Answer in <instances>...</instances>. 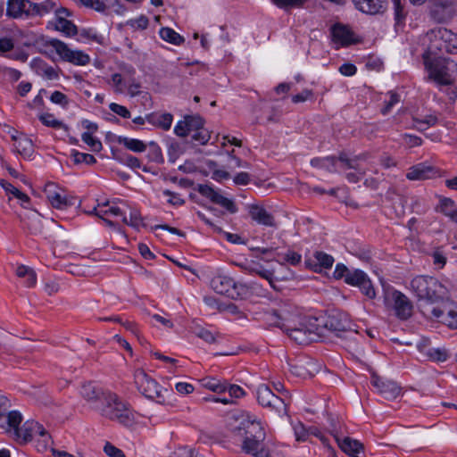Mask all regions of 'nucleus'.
Wrapping results in <instances>:
<instances>
[{"label": "nucleus", "instance_id": "1", "mask_svg": "<svg viewBox=\"0 0 457 457\" xmlns=\"http://www.w3.org/2000/svg\"><path fill=\"white\" fill-rule=\"evenodd\" d=\"M228 428L231 439L240 445L244 453L254 457H270L265 442L266 432L260 421L245 415L233 417L228 422Z\"/></svg>", "mask_w": 457, "mask_h": 457}, {"label": "nucleus", "instance_id": "2", "mask_svg": "<svg viewBox=\"0 0 457 457\" xmlns=\"http://www.w3.org/2000/svg\"><path fill=\"white\" fill-rule=\"evenodd\" d=\"M410 286L419 301L433 304L451 300L448 287L435 277L416 276L411 280Z\"/></svg>", "mask_w": 457, "mask_h": 457}, {"label": "nucleus", "instance_id": "3", "mask_svg": "<svg viewBox=\"0 0 457 457\" xmlns=\"http://www.w3.org/2000/svg\"><path fill=\"white\" fill-rule=\"evenodd\" d=\"M95 409L103 417L117 421L124 427H131L135 423V414L129 405L111 391H106L103 400L95 406Z\"/></svg>", "mask_w": 457, "mask_h": 457}, {"label": "nucleus", "instance_id": "4", "mask_svg": "<svg viewBox=\"0 0 457 457\" xmlns=\"http://www.w3.org/2000/svg\"><path fill=\"white\" fill-rule=\"evenodd\" d=\"M428 48L424 54L443 57L445 54H457V34L445 28H435L425 37Z\"/></svg>", "mask_w": 457, "mask_h": 457}, {"label": "nucleus", "instance_id": "5", "mask_svg": "<svg viewBox=\"0 0 457 457\" xmlns=\"http://www.w3.org/2000/svg\"><path fill=\"white\" fill-rule=\"evenodd\" d=\"M296 323L283 330L297 344L307 345L324 337V328H321L320 319L305 316Z\"/></svg>", "mask_w": 457, "mask_h": 457}, {"label": "nucleus", "instance_id": "6", "mask_svg": "<svg viewBox=\"0 0 457 457\" xmlns=\"http://www.w3.org/2000/svg\"><path fill=\"white\" fill-rule=\"evenodd\" d=\"M135 75L136 69L132 65H123L120 72L111 76L108 84L115 94H127L130 97H136L141 94L142 84Z\"/></svg>", "mask_w": 457, "mask_h": 457}, {"label": "nucleus", "instance_id": "7", "mask_svg": "<svg viewBox=\"0 0 457 457\" xmlns=\"http://www.w3.org/2000/svg\"><path fill=\"white\" fill-rule=\"evenodd\" d=\"M300 309L289 301L283 302L277 309L267 313V320L270 324L284 329L292 325H297V321L304 318Z\"/></svg>", "mask_w": 457, "mask_h": 457}, {"label": "nucleus", "instance_id": "8", "mask_svg": "<svg viewBox=\"0 0 457 457\" xmlns=\"http://www.w3.org/2000/svg\"><path fill=\"white\" fill-rule=\"evenodd\" d=\"M424 65L428 72V79L438 86H449L453 79L450 73L449 62L447 59L423 54Z\"/></svg>", "mask_w": 457, "mask_h": 457}, {"label": "nucleus", "instance_id": "9", "mask_svg": "<svg viewBox=\"0 0 457 457\" xmlns=\"http://www.w3.org/2000/svg\"><path fill=\"white\" fill-rule=\"evenodd\" d=\"M384 303L400 320H407L412 316V302L401 291L394 288L385 290Z\"/></svg>", "mask_w": 457, "mask_h": 457}, {"label": "nucleus", "instance_id": "10", "mask_svg": "<svg viewBox=\"0 0 457 457\" xmlns=\"http://www.w3.org/2000/svg\"><path fill=\"white\" fill-rule=\"evenodd\" d=\"M258 403L265 408L277 412L279 416L287 413L289 395L288 392L282 393V395H275L271 389L264 384L260 385L256 389Z\"/></svg>", "mask_w": 457, "mask_h": 457}, {"label": "nucleus", "instance_id": "11", "mask_svg": "<svg viewBox=\"0 0 457 457\" xmlns=\"http://www.w3.org/2000/svg\"><path fill=\"white\" fill-rule=\"evenodd\" d=\"M210 285L217 294L227 295L231 299L244 298L248 293L245 285L237 283L232 278L226 275L213 277Z\"/></svg>", "mask_w": 457, "mask_h": 457}, {"label": "nucleus", "instance_id": "12", "mask_svg": "<svg viewBox=\"0 0 457 457\" xmlns=\"http://www.w3.org/2000/svg\"><path fill=\"white\" fill-rule=\"evenodd\" d=\"M22 416L18 411H12L7 415V431L12 429L13 438L20 444H26L32 440L34 436V420H27L21 428Z\"/></svg>", "mask_w": 457, "mask_h": 457}, {"label": "nucleus", "instance_id": "13", "mask_svg": "<svg viewBox=\"0 0 457 457\" xmlns=\"http://www.w3.org/2000/svg\"><path fill=\"white\" fill-rule=\"evenodd\" d=\"M134 381L138 391L145 397L160 403L164 401L162 387L144 370L138 369L135 371Z\"/></svg>", "mask_w": 457, "mask_h": 457}, {"label": "nucleus", "instance_id": "14", "mask_svg": "<svg viewBox=\"0 0 457 457\" xmlns=\"http://www.w3.org/2000/svg\"><path fill=\"white\" fill-rule=\"evenodd\" d=\"M46 46L54 50L63 61L75 65L84 66L90 62V57L87 54L82 51H74L70 49L64 42L59 39L52 38L47 40Z\"/></svg>", "mask_w": 457, "mask_h": 457}, {"label": "nucleus", "instance_id": "15", "mask_svg": "<svg viewBox=\"0 0 457 457\" xmlns=\"http://www.w3.org/2000/svg\"><path fill=\"white\" fill-rule=\"evenodd\" d=\"M321 328L326 331L333 332L338 335L340 332L351 330L352 322L348 315L338 310L331 311L325 318L320 319ZM326 334H324V337Z\"/></svg>", "mask_w": 457, "mask_h": 457}, {"label": "nucleus", "instance_id": "16", "mask_svg": "<svg viewBox=\"0 0 457 457\" xmlns=\"http://www.w3.org/2000/svg\"><path fill=\"white\" fill-rule=\"evenodd\" d=\"M22 228L27 229L31 235H40L46 239H51L53 235L44 228L43 217L35 210H29L20 215Z\"/></svg>", "mask_w": 457, "mask_h": 457}, {"label": "nucleus", "instance_id": "17", "mask_svg": "<svg viewBox=\"0 0 457 457\" xmlns=\"http://www.w3.org/2000/svg\"><path fill=\"white\" fill-rule=\"evenodd\" d=\"M345 283L357 287L369 299L376 297V291L368 275L361 270H353L345 278Z\"/></svg>", "mask_w": 457, "mask_h": 457}, {"label": "nucleus", "instance_id": "18", "mask_svg": "<svg viewBox=\"0 0 457 457\" xmlns=\"http://www.w3.org/2000/svg\"><path fill=\"white\" fill-rule=\"evenodd\" d=\"M196 190L200 195L210 199L213 204L225 208L229 213H236L237 212V207L231 199L223 196L211 186L199 184Z\"/></svg>", "mask_w": 457, "mask_h": 457}, {"label": "nucleus", "instance_id": "19", "mask_svg": "<svg viewBox=\"0 0 457 457\" xmlns=\"http://www.w3.org/2000/svg\"><path fill=\"white\" fill-rule=\"evenodd\" d=\"M370 383L386 399L396 398L401 393V387L395 381L386 379L376 374L371 376Z\"/></svg>", "mask_w": 457, "mask_h": 457}, {"label": "nucleus", "instance_id": "20", "mask_svg": "<svg viewBox=\"0 0 457 457\" xmlns=\"http://www.w3.org/2000/svg\"><path fill=\"white\" fill-rule=\"evenodd\" d=\"M354 7L361 12L376 15L382 14L387 9V0H352Z\"/></svg>", "mask_w": 457, "mask_h": 457}, {"label": "nucleus", "instance_id": "21", "mask_svg": "<svg viewBox=\"0 0 457 457\" xmlns=\"http://www.w3.org/2000/svg\"><path fill=\"white\" fill-rule=\"evenodd\" d=\"M437 175V170L426 162H420L408 169L406 178L409 180H424L435 178Z\"/></svg>", "mask_w": 457, "mask_h": 457}, {"label": "nucleus", "instance_id": "22", "mask_svg": "<svg viewBox=\"0 0 457 457\" xmlns=\"http://www.w3.org/2000/svg\"><path fill=\"white\" fill-rule=\"evenodd\" d=\"M248 213L253 220L262 226L276 228L274 216L264 207L257 204L248 205Z\"/></svg>", "mask_w": 457, "mask_h": 457}, {"label": "nucleus", "instance_id": "23", "mask_svg": "<svg viewBox=\"0 0 457 457\" xmlns=\"http://www.w3.org/2000/svg\"><path fill=\"white\" fill-rule=\"evenodd\" d=\"M29 4H31V2L29 0H8L6 15L12 19H19L23 14L31 15Z\"/></svg>", "mask_w": 457, "mask_h": 457}, {"label": "nucleus", "instance_id": "24", "mask_svg": "<svg viewBox=\"0 0 457 457\" xmlns=\"http://www.w3.org/2000/svg\"><path fill=\"white\" fill-rule=\"evenodd\" d=\"M289 367L293 375L302 378L312 377L316 371V364L312 360H298L294 363H289Z\"/></svg>", "mask_w": 457, "mask_h": 457}, {"label": "nucleus", "instance_id": "25", "mask_svg": "<svg viewBox=\"0 0 457 457\" xmlns=\"http://www.w3.org/2000/svg\"><path fill=\"white\" fill-rule=\"evenodd\" d=\"M368 154H361L353 157H350L346 153L341 152L337 157L338 172L341 170L359 169L360 162L366 161Z\"/></svg>", "mask_w": 457, "mask_h": 457}, {"label": "nucleus", "instance_id": "26", "mask_svg": "<svg viewBox=\"0 0 457 457\" xmlns=\"http://www.w3.org/2000/svg\"><path fill=\"white\" fill-rule=\"evenodd\" d=\"M418 348L433 361L443 362L449 357V353L445 348L428 347V341L427 339H422L421 342L419 343Z\"/></svg>", "mask_w": 457, "mask_h": 457}, {"label": "nucleus", "instance_id": "27", "mask_svg": "<svg viewBox=\"0 0 457 457\" xmlns=\"http://www.w3.org/2000/svg\"><path fill=\"white\" fill-rule=\"evenodd\" d=\"M331 33L333 41L340 46H346L353 43V33L345 25H334Z\"/></svg>", "mask_w": 457, "mask_h": 457}, {"label": "nucleus", "instance_id": "28", "mask_svg": "<svg viewBox=\"0 0 457 457\" xmlns=\"http://www.w3.org/2000/svg\"><path fill=\"white\" fill-rule=\"evenodd\" d=\"M106 393V391H104L101 387L92 384V383H86L83 384L80 389V395L87 402L94 404V407L96 404H99L100 402L104 398V395Z\"/></svg>", "mask_w": 457, "mask_h": 457}, {"label": "nucleus", "instance_id": "29", "mask_svg": "<svg viewBox=\"0 0 457 457\" xmlns=\"http://www.w3.org/2000/svg\"><path fill=\"white\" fill-rule=\"evenodd\" d=\"M55 185L54 183H48L46 187V192L47 198L51 203L52 206L56 209H65L68 206L73 204L72 200L68 198L65 195L60 192L52 190Z\"/></svg>", "mask_w": 457, "mask_h": 457}, {"label": "nucleus", "instance_id": "30", "mask_svg": "<svg viewBox=\"0 0 457 457\" xmlns=\"http://www.w3.org/2000/svg\"><path fill=\"white\" fill-rule=\"evenodd\" d=\"M429 312L430 318H435L442 321L450 328H457V305L448 310L446 314L437 307H433Z\"/></svg>", "mask_w": 457, "mask_h": 457}, {"label": "nucleus", "instance_id": "31", "mask_svg": "<svg viewBox=\"0 0 457 457\" xmlns=\"http://www.w3.org/2000/svg\"><path fill=\"white\" fill-rule=\"evenodd\" d=\"M172 121L173 115L170 112H154L147 114V122L164 131L170 129Z\"/></svg>", "mask_w": 457, "mask_h": 457}, {"label": "nucleus", "instance_id": "32", "mask_svg": "<svg viewBox=\"0 0 457 457\" xmlns=\"http://www.w3.org/2000/svg\"><path fill=\"white\" fill-rule=\"evenodd\" d=\"M31 66L37 75L47 79H57L59 78L57 71L40 58L33 59Z\"/></svg>", "mask_w": 457, "mask_h": 457}, {"label": "nucleus", "instance_id": "33", "mask_svg": "<svg viewBox=\"0 0 457 457\" xmlns=\"http://www.w3.org/2000/svg\"><path fill=\"white\" fill-rule=\"evenodd\" d=\"M311 165L314 168L323 169L328 172H338L337 160L336 156L316 157L311 160Z\"/></svg>", "mask_w": 457, "mask_h": 457}, {"label": "nucleus", "instance_id": "34", "mask_svg": "<svg viewBox=\"0 0 457 457\" xmlns=\"http://www.w3.org/2000/svg\"><path fill=\"white\" fill-rule=\"evenodd\" d=\"M336 441L341 450L349 455L354 456L362 450V445L358 440L352 439L348 436L344 438L339 436Z\"/></svg>", "mask_w": 457, "mask_h": 457}, {"label": "nucleus", "instance_id": "35", "mask_svg": "<svg viewBox=\"0 0 457 457\" xmlns=\"http://www.w3.org/2000/svg\"><path fill=\"white\" fill-rule=\"evenodd\" d=\"M124 205L126 206L127 209L129 210V219H128L127 211L125 210V214L122 219V222L136 229H139L141 227H144L145 224L143 222V218L141 216L140 212L136 208L130 207L127 203H124Z\"/></svg>", "mask_w": 457, "mask_h": 457}, {"label": "nucleus", "instance_id": "36", "mask_svg": "<svg viewBox=\"0 0 457 457\" xmlns=\"http://www.w3.org/2000/svg\"><path fill=\"white\" fill-rule=\"evenodd\" d=\"M56 4L57 3L54 0H43L38 3L31 2V4H29L31 7L29 11L31 15L43 16L51 12H54L56 8Z\"/></svg>", "mask_w": 457, "mask_h": 457}, {"label": "nucleus", "instance_id": "37", "mask_svg": "<svg viewBox=\"0 0 457 457\" xmlns=\"http://www.w3.org/2000/svg\"><path fill=\"white\" fill-rule=\"evenodd\" d=\"M438 210L444 215L448 217L453 222L457 224V205L450 198L440 200Z\"/></svg>", "mask_w": 457, "mask_h": 457}, {"label": "nucleus", "instance_id": "38", "mask_svg": "<svg viewBox=\"0 0 457 457\" xmlns=\"http://www.w3.org/2000/svg\"><path fill=\"white\" fill-rule=\"evenodd\" d=\"M117 142L134 153H143L146 150V144L137 138L120 136L117 137Z\"/></svg>", "mask_w": 457, "mask_h": 457}, {"label": "nucleus", "instance_id": "39", "mask_svg": "<svg viewBox=\"0 0 457 457\" xmlns=\"http://www.w3.org/2000/svg\"><path fill=\"white\" fill-rule=\"evenodd\" d=\"M203 387L214 393L220 394L227 391L226 380H220L216 378L207 377L200 380Z\"/></svg>", "mask_w": 457, "mask_h": 457}, {"label": "nucleus", "instance_id": "40", "mask_svg": "<svg viewBox=\"0 0 457 457\" xmlns=\"http://www.w3.org/2000/svg\"><path fill=\"white\" fill-rule=\"evenodd\" d=\"M16 275L21 278H24V285L27 287H32L37 283L36 272L28 266H18L16 269Z\"/></svg>", "mask_w": 457, "mask_h": 457}, {"label": "nucleus", "instance_id": "41", "mask_svg": "<svg viewBox=\"0 0 457 457\" xmlns=\"http://www.w3.org/2000/svg\"><path fill=\"white\" fill-rule=\"evenodd\" d=\"M15 140V149L16 151L24 157H30L34 152L33 143L32 141L25 137L16 138L12 137Z\"/></svg>", "mask_w": 457, "mask_h": 457}, {"label": "nucleus", "instance_id": "42", "mask_svg": "<svg viewBox=\"0 0 457 457\" xmlns=\"http://www.w3.org/2000/svg\"><path fill=\"white\" fill-rule=\"evenodd\" d=\"M0 185L5 190L6 193L12 194L13 196H15L17 199H19L21 201V206H23L24 208H27V206L25 204H29V200H30L28 195L21 192V190L16 188L14 186H12L11 183H9L5 180H1Z\"/></svg>", "mask_w": 457, "mask_h": 457}, {"label": "nucleus", "instance_id": "43", "mask_svg": "<svg viewBox=\"0 0 457 457\" xmlns=\"http://www.w3.org/2000/svg\"><path fill=\"white\" fill-rule=\"evenodd\" d=\"M34 435H38L41 439L38 443V450L40 451H44L47 448V446L50 445V443L52 442V438H51V436L49 435V433L45 429V428L43 427V425H41L40 423L37 422V421H34Z\"/></svg>", "mask_w": 457, "mask_h": 457}, {"label": "nucleus", "instance_id": "44", "mask_svg": "<svg viewBox=\"0 0 457 457\" xmlns=\"http://www.w3.org/2000/svg\"><path fill=\"white\" fill-rule=\"evenodd\" d=\"M162 39L175 46H179L184 42V38L174 29L165 27L162 28L159 31Z\"/></svg>", "mask_w": 457, "mask_h": 457}, {"label": "nucleus", "instance_id": "45", "mask_svg": "<svg viewBox=\"0 0 457 457\" xmlns=\"http://www.w3.org/2000/svg\"><path fill=\"white\" fill-rule=\"evenodd\" d=\"M54 27L57 30L62 32L68 37L75 36L78 33L76 25L67 19H59L55 21Z\"/></svg>", "mask_w": 457, "mask_h": 457}, {"label": "nucleus", "instance_id": "46", "mask_svg": "<svg viewBox=\"0 0 457 457\" xmlns=\"http://www.w3.org/2000/svg\"><path fill=\"white\" fill-rule=\"evenodd\" d=\"M40 121L46 127L53 129H62L64 130H68L69 127L62 123L61 120L55 119L54 114L52 113H43L39 115Z\"/></svg>", "mask_w": 457, "mask_h": 457}, {"label": "nucleus", "instance_id": "47", "mask_svg": "<svg viewBox=\"0 0 457 457\" xmlns=\"http://www.w3.org/2000/svg\"><path fill=\"white\" fill-rule=\"evenodd\" d=\"M385 96V105L381 109V113L383 115L389 113L392 108L401 101V96L395 91H388Z\"/></svg>", "mask_w": 457, "mask_h": 457}, {"label": "nucleus", "instance_id": "48", "mask_svg": "<svg viewBox=\"0 0 457 457\" xmlns=\"http://www.w3.org/2000/svg\"><path fill=\"white\" fill-rule=\"evenodd\" d=\"M248 270L251 273L258 274L262 278H265L266 280H268L270 285L273 288H275L273 271L263 269L259 263H253V265L250 266Z\"/></svg>", "mask_w": 457, "mask_h": 457}, {"label": "nucleus", "instance_id": "49", "mask_svg": "<svg viewBox=\"0 0 457 457\" xmlns=\"http://www.w3.org/2000/svg\"><path fill=\"white\" fill-rule=\"evenodd\" d=\"M71 156L75 164L86 163L93 165L96 162V159L90 154L80 153L75 149L71 150Z\"/></svg>", "mask_w": 457, "mask_h": 457}, {"label": "nucleus", "instance_id": "50", "mask_svg": "<svg viewBox=\"0 0 457 457\" xmlns=\"http://www.w3.org/2000/svg\"><path fill=\"white\" fill-rule=\"evenodd\" d=\"M270 1L278 8L283 9L285 11H288L293 8H301L307 2V0H270Z\"/></svg>", "mask_w": 457, "mask_h": 457}, {"label": "nucleus", "instance_id": "51", "mask_svg": "<svg viewBox=\"0 0 457 457\" xmlns=\"http://www.w3.org/2000/svg\"><path fill=\"white\" fill-rule=\"evenodd\" d=\"M192 331L197 337L203 339L208 344H213L216 342L215 334L205 328L197 325L192 328Z\"/></svg>", "mask_w": 457, "mask_h": 457}, {"label": "nucleus", "instance_id": "52", "mask_svg": "<svg viewBox=\"0 0 457 457\" xmlns=\"http://www.w3.org/2000/svg\"><path fill=\"white\" fill-rule=\"evenodd\" d=\"M81 139L94 152H100L103 149L102 142L98 138L94 137L93 135H90V133H82Z\"/></svg>", "mask_w": 457, "mask_h": 457}, {"label": "nucleus", "instance_id": "53", "mask_svg": "<svg viewBox=\"0 0 457 457\" xmlns=\"http://www.w3.org/2000/svg\"><path fill=\"white\" fill-rule=\"evenodd\" d=\"M314 257L320 268L329 269L334 263V258L323 252H316Z\"/></svg>", "mask_w": 457, "mask_h": 457}, {"label": "nucleus", "instance_id": "54", "mask_svg": "<svg viewBox=\"0 0 457 457\" xmlns=\"http://www.w3.org/2000/svg\"><path fill=\"white\" fill-rule=\"evenodd\" d=\"M151 149L148 153V158L151 162H154L156 163L163 162V156L162 154V150L159 145H157L154 142L150 143Z\"/></svg>", "mask_w": 457, "mask_h": 457}, {"label": "nucleus", "instance_id": "55", "mask_svg": "<svg viewBox=\"0 0 457 457\" xmlns=\"http://www.w3.org/2000/svg\"><path fill=\"white\" fill-rule=\"evenodd\" d=\"M431 257L433 259V264L437 269H443L445 267V265L446 264L447 258H446L445 254L444 253V252L440 248L436 249L432 253Z\"/></svg>", "mask_w": 457, "mask_h": 457}, {"label": "nucleus", "instance_id": "56", "mask_svg": "<svg viewBox=\"0 0 457 457\" xmlns=\"http://www.w3.org/2000/svg\"><path fill=\"white\" fill-rule=\"evenodd\" d=\"M163 195L168 196V203L173 206H181L185 204V200L180 196L179 194L172 192L169 189L163 190Z\"/></svg>", "mask_w": 457, "mask_h": 457}, {"label": "nucleus", "instance_id": "57", "mask_svg": "<svg viewBox=\"0 0 457 457\" xmlns=\"http://www.w3.org/2000/svg\"><path fill=\"white\" fill-rule=\"evenodd\" d=\"M328 421L329 424V431L330 434L334 436L335 439H337L341 434V424L337 418L329 415L328 418Z\"/></svg>", "mask_w": 457, "mask_h": 457}, {"label": "nucleus", "instance_id": "58", "mask_svg": "<svg viewBox=\"0 0 457 457\" xmlns=\"http://www.w3.org/2000/svg\"><path fill=\"white\" fill-rule=\"evenodd\" d=\"M193 132L194 133L192 134V140L197 142L200 145L206 144L210 139V135L208 131L204 128L198 130H195Z\"/></svg>", "mask_w": 457, "mask_h": 457}, {"label": "nucleus", "instance_id": "59", "mask_svg": "<svg viewBox=\"0 0 457 457\" xmlns=\"http://www.w3.org/2000/svg\"><path fill=\"white\" fill-rule=\"evenodd\" d=\"M50 100L52 103L55 104H59L62 107H67L69 104V99L66 95L62 93L61 91H54L50 96Z\"/></svg>", "mask_w": 457, "mask_h": 457}, {"label": "nucleus", "instance_id": "60", "mask_svg": "<svg viewBox=\"0 0 457 457\" xmlns=\"http://www.w3.org/2000/svg\"><path fill=\"white\" fill-rule=\"evenodd\" d=\"M187 123V117H185L183 120H179L174 128V133L180 137H185L189 135L190 131Z\"/></svg>", "mask_w": 457, "mask_h": 457}, {"label": "nucleus", "instance_id": "61", "mask_svg": "<svg viewBox=\"0 0 457 457\" xmlns=\"http://www.w3.org/2000/svg\"><path fill=\"white\" fill-rule=\"evenodd\" d=\"M109 109L115 114H117L124 119H129L131 116L130 112L129 111V109L126 106L120 105L116 103L110 104Z\"/></svg>", "mask_w": 457, "mask_h": 457}, {"label": "nucleus", "instance_id": "62", "mask_svg": "<svg viewBox=\"0 0 457 457\" xmlns=\"http://www.w3.org/2000/svg\"><path fill=\"white\" fill-rule=\"evenodd\" d=\"M80 2L83 5L100 12H104L107 8L105 3L102 0H80Z\"/></svg>", "mask_w": 457, "mask_h": 457}, {"label": "nucleus", "instance_id": "63", "mask_svg": "<svg viewBox=\"0 0 457 457\" xmlns=\"http://www.w3.org/2000/svg\"><path fill=\"white\" fill-rule=\"evenodd\" d=\"M190 133L204 128V120L200 116H187Z\"/></svg>", "mask_w": 457, "mask_h": 457}, {"label": "nucleus", "instance_id": "64", "mask_svg": "<svg viewBox=\"0 0 457 457\" xmlns=\"http://www.w3.org/2000/svg\"><path fill=\"white\" fill-rule=\"evenodd\" d=\"M104 450V453L109 457H126L120 449L117 448L116 446L112 445L110 443H106Z\"/></svg>", "mask_w": 457, "mask_h": 457}]
</instances>
